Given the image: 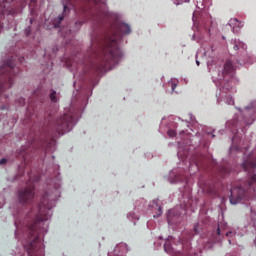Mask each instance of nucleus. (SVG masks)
I'll list each match as a JSON object with an SVG mask.
<instances>
[{
	"label": "nucleus",
	"instance_id": "37998d69",
	"mask_svg": "<svg viewBox=\"0 0 256 256\" xmlns=\"http://www.w3.org/2000/svg\"><path fill=\"white\" fill-rule=\"evenodd\" d=\"M3 30V24L0 23V33Z\"/></svg>",
	"mask_w": 256,
	"mask_h": 256
},
{
	"label": "nucleus",
	"instance_id": "5701e85b",
	"mask_svg": "<svg viewBox=\"0 0 256 256\" xmlns=\"http://www.w3.org/2000/svg\"><path fill=\"white\" fill-rule=\"evenodd\" d=\"M169 87H171L172 91H175V89H177V82L170 80L168 82Z\"/></svg>",
	"mask_w": 256,
	"mask_h": 256
},
{
	"label": "nucleus",
	"instance_id": "72a5a7b5",
	"mask_svg": "<svg viewBox=\"0 0 256 256\" xmlns=\"http://www.w3.org/2000/svg\"><path fill=\"white\" fill-rule=\"evenodd\" d=\"M221 97H223V94L217 95V103H218V104L221 103Z\"/></svg>",
	"mask_w": 256,
	"mask_h": 256
},
{
	"label": "nucleus",
	"instance_id": "aec40b11",
	"mask_svg": "<svg viewBox=\"0 0 256 256\" xmlns=\"http://www.w3.org/2000/svg\"><path fill=\"white\" fill-rule=\"evenodd\" d=\"M220 173H222V175H227V173H231V168H229V165L224 166L221 168Z\"/></svg>",
	"mask_w": 256,
	"mask_h": 256
},
{
	"label": "nucleus",
	"instance_id": "c9c22d12",
	"mask_svg": "<svg viewBox=\"0 0 256 256\" xmlns=\"http://www.w3.org/2000/svg\"><path fill=\"white\" fill-rule=\"evenodd\" d=\"M189 117H190V121H195V117H193V114H189Z\"/></svg>",
	"mask_w": 256,
	"mask_h": 256
},
{
	"label": "nucleus",
	"instance_id": "f03ea898",
	"mask_svg": "<svg viewBox=\"0 0 256 256\" xmlns=\"http://www.w3.org/2000/svg\"><path fill=\"white\" fill-rule=\"evenodd\" d=\"M208 70L212 75V80L216 85L222 86L220 88L221 93H229L233 87L229 84V81L233 79L235 75V68H233V63L231 61H227L223 67L217 66L213 64V60L210 59L207 61Z\"/></svg>",
	"mask_w": 256,
	"mask_h": 256
},
{
	"label": "nucleus",
	"instance_id": "0eeeda50",
	"mask_svg": "<svg viewBox=\"0 0 256 256\" xmlns=\"http://www.w3.org/2000/svg\"><path fill=\"white\" fill-rule=\"evenodd\" d=\"M71 1H73V0H63L62 1L64 10H63L62 15L58 16L56 19L53 20V25H54L55 29H57V27H60L61 21H63V19H65V15H69V11H71V9H75V6L73 5V3Z\"/></svg>",
	"mask_w": 256,
	"mask_h": 256
},
{
	"label": "nucleus",
	"instance_id": "1a4fd4ad",
	"mask_svg": "<svg viewBox=\"0 0 256 256\" xmlns=\"http://www.w3.org/2000/svg\"><path fill=\"white\" fill-rule=\"evenodd\" d=\"M225 229H227V224L226 223L218 225V228L213 233V235L215 237V241H222V239H223V231H225Z\"/></svg>",
	"mask_w": 256,
	"mask_h": 256
},
{
	"label": "nucleus",
	"instance_id": "49530a36",
	"mask_svg": "<svg viewBox=\"0 0 256 256\" xmlns=\"http://www.w3.org/2000/svg\"><path fill=\"white\" fill-rule=\"evenodd\" d=\"M228 243L231 245V239L228 240Z\"/></svg>",
	"mask_w": 256,
	"mask_h": 256
},
{
	"label": "nucleus",
	"instance_id": "39448f33",
	"mask_svg": "<svg viewBox=\"0 0 256 256\" xmlns=\"http://www.w3.org/2000/svg\"><path fill=\"white\" fill-rule=\"evenodd\" d=\"M75 116L73 112L64 113V115L58 117L52 123V131L58 133V135H65V133H69L75 127Z\"/></svg>",
	"mask_w": 256,
	"mask_h": 256
},
{
	"label": "nucleus",
	"instance_id": "ddd939ff",
	"mask_svg": "<svg viewBox=\"0 0 256 256\" xmlns=\"http://www.w3.org/2000/svg\"><path fill=\"white\" fill-rule=\"evenodd\" d=\"M170 183H178V181H182L181 173H179L178 169H174L169 174Z\"/></svg>",
	"mask_w": 256,
	"mask_h": 256
},
{
	"label": "nucleus",
	"instance_id": "ea45409f",
	"mask_svg": "<svg viewBox=\"0 0 256 256\" xmlns=\"http://www.w3.org/2000/svg\"><path fill=\"white\" fill-rule=\"evenodd\" d=\"M237 139V136H234L233 138H232V143H235V140Z\"/></svg>",
	"mask_w": 256,
	"mask_h": 256
},
{
	"label": "nucleus",
	"instance_id": "e433bc0d",
	"mask_svg": "<svg viewBox=\"0 0 256 256\" xmlns=\"http://www.w3.org/2000/svg\"><path fill=\"white\" fill-rule=\"evenodd\" d=\"M155 206H156V207H159V204H157V200H154V201H153V207H155Z\"/></svg>",
	"mask_w": 256,
	"mask_h": 256
},
{
	"label": "nucleus",
	"instance_id": "7ed1b4c3",
	"mask_svg": "<svg viewBox=\"0 0 256 256\" xmlns=\"http://www.w3.org/2000/svg\"><path fill=\"white\" fill-rule=\"evenodd\" d=\"M196 7L197 10L194 11L192 16L193 23L194 25L200 23V31L211 37L212 33H215V29H217V23L213 22V19L205 8H201L199 4Z\"/></svg>",
	"mask_w": 256,
	"mask_h": 256
},
{
	"label": "nucleus",
	"instance_id": "4be33fe9",
	"mask_svg": "<svg viewBox=\"0 0 256 256\" xmlns=\"http://www.w3.org/2000/svg\"><path fill=\"white\" fill-rule=\"evenodd\" d=\"M242 63H245V64H249L251 65V63H253V58L249 55L246 56V58L244 60H242Z\"/></svg>",
	"mask_w": 256,
	"mask_h": 256
},
{
	"label": "nucleus",
	"instance_id": "dca6fc26",
	"mask_svg": "<svg viewBox=\"0 0 256 256\" xmlns=\"http://www.w3.org/2000/svg\"><path fill=\"white\" fill-rule=\"evenodd\" d=\"M145 199H140V200H137L134 204V207L135 209H143V207H145Z\"/></svg>",
	"mask_w": 256,
	"mask_h": 256
},
{
	"label": "nucleus",
	"instance_id": "a18cd8bd",
	"mask_svg": "<svg viewBox=\"0 0 256 256\" xmlns=\"http://www.w3.org/2000/svg\"><path fill=\"white\" fill-rule=\"evenodd\" d=\"M183 133H185V131L180 132V135H183Z\"/></svg>",
	"mask_w": 256,
	"mask_h": 256
},
{
	"label": "nucleus",
	"instance_id": "bb28decb",
	"mask_svg": "<svg viewBox=\"0 0 256 256\" xmlns=\"http://www.w3.org/2000/svg\"><path fill=\"white\" fill-rule=\"evenodd\" d=\"M168 137H175V135H177V132H175V130H168Z\"/></svg>",
	"mask_w": 256,
	"mask_h": 256
},
{
	"label": "nucleus",
	"instance_id": "a878e982",
	"mask_svg": "<svg viewBox=\"0 0 256 256\" xmlns=\"http://www.w3.org/2000/svg\"><path fill=\"white\" fill-rule=\"evenodd\" d=\"M163 215V209L161 206L158 207V214L154 215V219H157V217H161Z\"/></svg>",
	"mask_w": 256,
	"mask_h": 256
},
{
	"label": "nucleus",
	"instance_id": "4c0bfd02",
	"mask_svg": "<svg viewBox=\"0 0 256 256\" xmlns=\"http://www.w3.org/2000/svg\"><path fill=\"white\" fill-rule=\"evenodd\" d=\"M93 20L94 21H99V17L98 16H94Z\"/></svg>",
	"mask_w": 256,
	"mask_h": 256
},
{
	"label": "nucleus",
	"instance_id": "f257e3e1",
	"mask_svg": "<svg viewBox=\"0 0 256 256\" xmlns=\"http://www.w3.org/2000/svg\"><path fill=\"white\" fill-rule=\"evenodd\" d=\"M131 26L124 22H116L109 34L101 42L102 53L107 65H117L123 57V52L119 49V41L123 35H130Z\"/></svg>",
	"mask_w": 256,
	"mask_h": 256
},
{
	"label": "nucleus",
	"instance_id": "f3484780",
	"mask_svg": "<svg viewBox=\"0 0 256 256\" xmlns=\"http://www.w3.org/2000/svg\"><path fill=\"white\" fill-rule=\"evenodd\" d=\"M5 7L6 6L0 5V19L2 17H5V15H7V13L8 14L10 13L9 10H7Z\"/></svg>",
	"mask_w": 256,
	"mask_h": 256
},
{
	"label": "nucleus",
	"instance_id": "c85d7f7f",
	"mask_svg": "<svg viewBox=\"0 0 256 256\" xmlns=\"http://www.w3.org/2000/svg\"><path fill=\"white\" fill-rule=\"evenodd\" d=\"M204 249H213V243L208 242L205 246Z\"/></svg>",
	"mask_w": 256,
	"mask_h": 256
},
{
	"label": "nucleus",
	"instance_id": "20e7f679",
	"mask_svg": "<svg viewBox=\"0 0 256 256\" xmlns=\"http://www.w3.org/2000/svg\"><path fill=\"white\" fill-rule=\"evenodd\" d=\"M19 73V68L15 67V62L9 60L0 66V93L13 87V77Z\"/></svg>",
	"mask_w": 256,
	"mask_h": 256
},
{
	"label": "nucleus",
	"instance_id": "9b49d317",
	"mask_svg": "<svg viewBox=\"0 0 256 256\" xmlns=\"http://www.w3.org/2000/svg\"><path fill=\"white\" fill-rule=\"evenodd\" d=\"M129 251V246L125 243H121L114 248V255L120 256Z\"/></svg>",
	"mask_w": 256,
	"mask_h": 256
},
{
	"label": "nucleus",
	"instance_id": "c03bdc74",
	"mask_svg": "<svg viewBox=\"0 0 256 256\" xmlns=\"http://www.w3.org/2000/svg\"><path fill=\"white\" fill-rule=\"evenodd\" d=\"M195 37H196V35L194 34L193 37H192L193 41L197 40V38H195Z\"/></svg>",
	"mask_w": 256,
	"mask_h": 256
},
{
	"label": "nucleus",
	"instance_id": "cd10ccee",
	"mask_svg": "<svg viewBox=\"0 0 256 256\" xmlns=\"http://www.w3.org/2000/svg\"><path fill=\"white\" fill-rule=\"evenodd\" d=\"M24 33L27 37H29V35H31V28L30 26H28L25 30H24Z\"/></svg>",
	"mask_w": 256,
	"mask_h": 256
},
{
	"label": "nucleus",
	"instance_id": "6e6552de",
	"mask_svg": "<svg viewBox=\"0 0 256 256\" xmlns=\"http://www.w3.org/2000/svg\"><path fill=\"white\" fill-rule=\"evenodd\" d=\"M229 25L232 28L233 33H239L241 31V28L243 27V22L239 21L237 18H232L229 21Z\"/></svg>",
	"mask_w": 256,
	"mask_h": 256
},
{
	"label": "nucleus",
	"instance_id": "9d476101",
	"mask_svg": "<svg viewBox=\"0 0 256 256\" xmlns=\"http://www.w3.org/2000/svg\"><path fill=\"white\" fill-rule=\"evenodd\" d=\"M28 256H41L43 255V249L41 247H24Z\"/></svg>",
	"mask_w": 256,
	"mask_h": 256
},
{
	"label": "nucleus",
	"instance_id": "a211bd4d",
	"mask_svg": "<svg viewBox=\"0 0 256 256\" xmlns=\"http://www.w3.org/2000/svg\"><path fill=\"white\" fill-rule=\"evenodd\" d=\"M226 237H229L230 239L232 237H235V235H237V230L236 229H230L229 231H227L225 233Z\"/></svg>",
	"mask_w": 256,
	"mask_h": 256
},
{
	"label": "nucleus",
	"instance_id": "de8ad7c7",
	"mask_svg": "<svg viewBox=\"0 0 256 256\" xmlns=\"http://www.w3.org/2000/svg\"><path fill=\"white\" fill-rule=\"evenodd\" d=\"M194 167H196V169H197V164H194Z\"/></svg>",
	"mask_w": 256,
	"mask_h": 256
},
{
	"label": "nucleus",
	"instance_id": "4468645a",
	"mask_svg": "<svg viewBox=\"0 0 256 256\" xmlns=\"http://www.w3.org/2000/svg\"><path fill=\"white\" fill-rule=\"evenodd\" d=\"M164 251L169 255H173V247H171V242L169 240L164 243Z\"/></svg>",
	"mask_w": 256,
	"mask_h": 256
},
{
	"label": "nucleus",
	"instance_id": "6ab92c4d",
	"mask_svg": "<svg viewBox=\"0 0 256 256\" xmlns=\"http://www.w3.org/2000/svg\"><path fill=\"white\" fill-rule=\"evenodd\" d=\"M224 101L226 105H235V100H233V97L231 96L225 97Z\"/></svg>",
	"mask_w": 256,
	"mask_h": 256
},
{
	"label": "nucleus",
	"instance_id": "473e14b6",
	"mask_svg": "<svg viewBox=\"0 0 256 256\" xmlns=\"http://www.w3.org/2000/svg\"><path fill=\"white\" fill-rule=\"evenodd\" d=\"M172 213H173V210L168 211V216H167L168 223L171 221V214Z\"/></svg>",
	"mask_w": 256,
	"mask_h": 256
},
{
	"label": "nucleus",
	"instance_id": "c756f323",
	"mask_svg": "<svg viewBox=\"0 0 256 256\" xmlns=\"http://www.w3.org/2000/svg\"><path fill=\"white\" fill-rule=\"evenodd\" d=\"M178 157H183V153H181V143H178Z\"/></svg>",
	"mask_w": 256,
	"mask_h": 256
},
{
	"label": "nucleus",
	"instance_id": "f704fd0d",
	"mask_svg": "<svg viewBox=\"0 0 256 256\" xmlns=\"http://www.w3.org/2000/svg\"><path fill=\"white\" fill-rule=\"evenodd\" d=\"M7 163V159L3 158L0 160V165H5Z\"/></svg>",
	"mask_w": 256,
	"mask_h": 256
},
{
	"label": "nucleus",
	"instance_id": "3c124183",
	"mask_svg": "<svg viewBox=\"0 0 256 256\" xmlns=\"http://www.w3.org/2000/svg\"><path fill=\"white\" fill-rule=\"evenodd\" d=\"M204 55H207V52H204Z\"/></svg>",
	"mask_w": 256,
	"mask_h": 256
},
{
	"label": "nucleus",
	"instance_id": "b1692460",
	"mask_svg": "<svg viewBox=\"0 0 256 256\" xmlns=\"http://www.w3.org/2000/svg\"><path fill=\"white\" fill-rule=\"evenodd\" d=\"M201 231V225L199 223L194 225V232L197 235Z\"/></svg>",
	"mask_w": 256,
	"mask_h": 256
},
{
	"label": "nucleus",
	"instance_id": "a19ab883",
	"mask_svg": "<svg viewBox=\"0 0 256 256\" xmlns=\"http://www.w3.org/2000/svg\"><path fill=\"white\" fill-rule=\"evenodd\" d=\"M76 25H83V22L78 21V22H76Z\"/></svg>",
	"mask_w": 256,
	"mask_h": 256
},
{
	"label": "nucleus",
	"instance_id": "7c9ffc66",
	"mask_svg": "<svg viewBox=\"0 0 256 256\" xmlns=\"http://www.w3.org/2000/svg\"><path fill=\"white\" fill-rule=\"evenodd\" d=\"M97 15H107V10H99L98 12H97Z\"/></svg>",
	"mask_w": 256,
	"mask_h": 256
},
{
	"label": "nucleus",
	"instance_id": "412c9836",
	"mask_svg": "<svg viewBox=\"0 0 256 256\" xmlns=\"http://www.w3.org/2000/svg\"><path fill=\"white\" fill-rule=\"evenodd\" d=\"M127 218L130 220V221H139V217H137L135 215V213H128L127 214Z\"/></svg>",
	"mask_w": 256,
	"mask_h": 256
},
{
	"label": "nucleus",
	"instance_id": "8fccbe9b",
	"mask_svg": "<svg viewBox=\"0 0 256 256\" xmlns=\"http://www.w3.org/2000/svg\"><path fill=\"white\" fill-rule=\"evenodd\" d=\"M215 137V134H212V138Z\"/></svg>",
	"mask_w": 256,
	"mask_h": 256
},
{
	"label": "nucleus",
	"instance_id": "2eb2a0df",
	"mask_svg": "<svg viewBox=\"0 0 256 256\" xmlns=\"http://www.w3.org/2000/svg\"><path fill=\"white\" fill-rule=\"evenodd\" d=\"M49 97H50V100L52 103H57L59 101V95L57 94V91H55V90H52Z\"/></svg>",
	"mask_w": 256,
	"mask_h": 256
},
{
	"label": "nucleus",
	"instance_id": "2f4dec72",
	"mask_svg": "<svg viewBox=\"0 0 256 256\" xmlns=\"http://www.w3.org/2000/svg\"><path fill=\"white\" fill-rule=\"evenodd\" d=\"M97 3H101V5H107V0H97Z\"/></svg>",
	"mask_w": 256,
	"mask_h": 256
},
{
	"label": "nucleus",
	"instance_id": "423d86ee",
	"mask_svg": "<svg viewBox=\"0 0 256 256\" xmlns=\"http://www.w3.org/2000/svg\"><path fill=\"white\" fill-rule=\"evenodd\" d=\"M33 197H35V186L31 184L19 191L18 201L22 205H25V203H31V201H33Z\"/></svg>",
	"mask_w": 256,
	"mask_h": 256
},
{
	"label": "nucleus",
	"instance_id": "79ce46f5",
	"mask_svg": "<svg viewBox=\"0 0 256 256\" xmlns=\"http://www.w3.org/2000/svg\"><path fill=\"white\" fill-rule=\"evenodd\" d=\"M95 71H101V66H99L98 68H94Z\"/></svg>",
	"mask_w": 256,
	"mask_h": 256
},
{
	"label": "nucleus",
	"instance_id": "09e8293b",
	"mask_svg": "<svg viewBox=\"0 0 256 256\" xmlns=\"http://www.w3.org/2000/svg\"><path fill=\"white\" fill-rule=\"evenodd\" d=\"M15 237H16V239H17V232L15 233Z\"/></svg>",
	"mask_w": 256,
	"mask_h": 256
},
{
	"label": "nucleus",
	"instance_id": "393cba45",
	"mask_svg": "<svg viewBox=\"0 0 256 256\" xmlns=\"http://www.w3.org/2000/svg\"><path fill=\"white\" fill-rule=\"evenodd\" d=\"M175 5H183V3H189V0H174Z\"/></svg>",
	"mask_w": 256,
	"mask_h": 256
},
{
	"label": "nucleus",
	"instance_id": "603ef678",
	"mask_svg": "<svg viewBox=\"0 0 256 256\" xmlns=\"http://www.w3.org/2000/svg\"><path fill=\"white\" fill-rule=\"evenodd\" d=\"M15 225H16V227H17V222H15Z\"/></svg>",
	"mask_w": 256,
	"mask_h": 256
},
{
	"label": "nucleus",
	"instance_id": "f8f14e48",
	"mask_svg": "<svg viewBox=\"0 0 256 256\" xmlns=\"http://www.w3.org/2000/svg\"><path fill=\"white\" fill-rule=\"evenodd\" d=\"M230 44L232 45L234 51H239V49H244L245 51V49H247V45L239 39H232Z\"/></svg>",
	"mask_w": 256,
	"mask_h": 256
},
{
	"label": "nucleus",
	"instance_id": "58836bf2",
	"mask_svg": "<svg viewBox=\"0 0 256 256\" xmlns=\"http://www.w3.org/2000/svg\"><path fill=\"white\" fill-rule=\"evenodd\" d=\"M196 65H200V62H199V60H197V54H196Z\"/></svg>",
	"mask_w": 256,
	"mask_h": 256
}]
</instances>
